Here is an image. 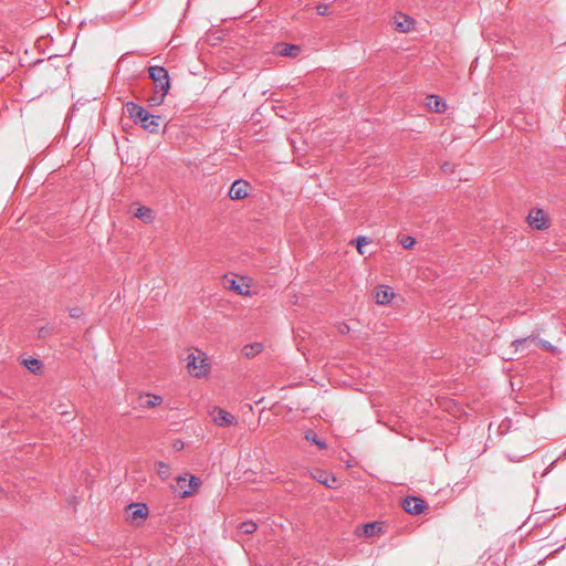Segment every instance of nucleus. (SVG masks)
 <instances>
[{
  "label": "nucleus",
  "mask_w": 566,
  "mask_h": 566,
  "mask_svg": "<svg viewBox=\"0 0 566 566\" xmlns=\"http://www.w3.org/2000/svg\"><path fill=\"white\" fill-rule=\"evenodd\" d=\"M125 112L133 119L135 124H139L144 129L149 133H158L160 124L163 122L160 116L150 114L143 106L134 102H127L125 104Z\"/></svg>",
  "instance_id": "nucleus-1"
},
{
  "label": "nucleus",
  "mask_w": 566,
  "mask_h": 566,
  "mask_svg": "<svg viewBox=\"0 0 566 566\" xmlns=\"http://www.w3.org/2000/svg\"><path fill=\"white\" fill-rule=\"evenodd\" d=\"M149 77L154 81V84L164 94H168L170 90V77L168 71L164 66H150L148 69Z\"/></svg>",
  "instance_id": "nucleus-2"
},
{
  "label": "nucleus",
  "mask_w": 566,
  "mask_h": 566,
  "mask_svg": "<svg viewBox=\"0 0 566 566\" xmlns=\"http://www.w3.org/2000/svg\"><path fill=\"white\" fill-rule=\"evenodd\" d=\"M202 355L203 354L201 352H198V356L195 353L188 355L187 368L189 374L195 377H202L208 371V364Z\"/></svg>",
  "instance_id": "nucleus-3"
},
{
  "label": "nucleus",
  "mask_w": 566,
  "mask_h": 566,
  "mask_svg": "<svg viewBox=\"0 0 566 566\" xmlns=\"http://www.w3.org/2000/svg\"><path fill=\"white\" fill-rule=\"evenodd\" d=\"M213 421L219 427H229L237 424V418L222 408H214Z\"/></svg>",
  "instance_id": "nucleus-4"
},
{
  "label": "nucleus",
  "mask_w": 566,
  "mask_h": 566,
  "mask_svg": "<svg viewBox=\"0 0 566 566\" xmlns=\"http://www.w3.org/2000/svg\"><path fill=\"white\" fill-rule=\"evenodd\" d=\"M128 517L132 523L144 520L148 515V507L145 503H132L127 506Z\"/></svg>",
  "instance_id": "nucleus-5"
},
{
  "label": "nucleus",
  "mask_w": 566,
  "mask_h": 566,
  "mask_svg": "<svg viewBox=\"0 0 566 566\" xmlns=\"http://www.w3.org/2000/svg\"><path fill=\"white\" fill-rule=\"evenodd\" d=\"M402 507L407 513L417 515L424 511L426 504L420 497L408 496L403 500Z\"/></svg>",
  "instance_id": "nucleus-6"
},
{
  "label": "nucleus",
  "mask_w": 566,
  "mask_h": 566,
  "mask_svg": "<svg viewBox=\"0 0 566 566\" xmlns=\"http://www.w3.org/2000/svg\"><path fill=\"white\" fill-rule=\"evenodd\" d=\"M250 185L245 180H235L229 191V196L233 200L244 199L249 196Z\"/></svg>",
  "instance_id": "nucleus-7"
},
{
  "label": "nucleus",
  "mask_w": 566,
  "mask_h": 566,
  "mask_svg": "<svg viewBox=\"0 0 566 566\" xmlns=\"http://www.w3.org/2000/svg\"><path fill=\"white\" fill-rule=\"evenodd\" d=\"M374 296H375L377 304L386 305V304L390 303V301L394 298L395 293H394L392 289L388 285H378L375 289Z\"/></svg>",
  "instance_id": "nucleus-8"
},
{
  "label": "nucleus",
  "mask_w": 566,
  "mask_h": 566,
  "mask_svg": "<svg viewBox=\"0 0 566 566\" xmlns=\"http://www.w3.org/2000/svg\"><path fill=\"white\" fill-rule=\"evenodd\" d=\"M187 482V478L179 476L177 479V484L181 491V497H187L193 494L195 490L199 486V479L195 475H191L188 480V489H184V483Z\"/></svg>",
  "instance_id": "nucleus-9"
},
{
  "label": "nucleus",
  "mask_w": 566,
  "mask_h": 566,
  "mask_svg": "<svg viewBox=\"0 0 566 566\" xmlns=\"http://www.w3.org/2000/svg\"><path fill=\"white\" fill-rule=\"evenodd\" d=\"M528 223L531 227L542 230L547 227L546 214L543 210H532L528 214Z\"/></svg>",
  "instance_id": "nucleus-10"
},
{
  "label": "nucleus",
  "mask_w": 566,
  "mask_h": 566,
  "mask_svg": "<svg viewBox=\"0 0 566 566\" xmlns=\"http://www.w3.org/2000/svg\"><path fill=\"white\" fill-rule=\"evenodd\" d=\"M312 478L329 489L336 488V478L327 471L317 469L312 472Z\"/></svg>",
  "instance_id": "nucleus-11"
},
{
  "label": "nucleus",
  "mask_w": 566,
  "mask_h": 566,
  "mask_svg": "<svg viewBox=\"0 0 566 566\" xmlns=\"http://www.w3.org/2000/svg\"><path fill=\"white\" fill-rule=\"evenodd\" d=\"M163 402V398L157 395L146 394L139 398V406L143 408H154Z\"/></svg>",
  "instance_id": "nucleus-12"
},
{
  "label": "nucleus",
  "mask_w": 566,
  "mask_h": 566,
  "mask_svg": "<svg viewBox=\"0 0 566 566\" xmlns=\"http://www.w3.org/2000/svg\"><path fill=\"white\" fill-rule=\"evenodd\" d=\"M22 365L34 375L41 374L43 369V363L33 357L23 359Z\"/></svg>",
  "instance_id": "nucleus-13"
},
{
  "label": "nucleus",
  "mask_w": 566,
  "mask_h": 566,
  "mask_svg": "<svg viewBox=\"0 0 566 566\" xmlns=\"http://www.w3.org/2000/svg\"><path fill=\"white\" fill-rule=\"evenodd\" d=\"M134 216L140 220H143L145 223H149L154 220V213L153 210L148 207L140 206L136 209L134 212Z\"/></svg>",
  "instance_id": "nucleus-14"
},
{
  "label": "nucleus",
  "mask_w": 566,
  "mask_h": 566,
  "mask_svg": "<svg viewBox=\"0 0 566 566\" xmlns=\"http://www.w3.org/2000/svg\"><path fill=\"white\" fill-rule=\"evenodd\" d=\"M428 106L437 113H442L446 109V104L438 96L431 95L429 97Z\"/></svg>",
  "instance_id": "nucleus-15"
},
{
  "label": "nucleus",
  "mask_w": 566,
  "mask_h": 566,
  "mask_svg": "<svg viewBox=\"0 0 566 566\" xmlns=\"http://www.w3.org/2000/svg\"><path fill=\"white\" fill-rule=\"evenodd\" d=\"M304 438H305L308 442H312V443L316 444V446H317L319 449H322V450H324V449H326V448H327V444H326L323 440H321V439L317 437V434H316V432H315L314 430H307V431L305 432Z\"/></svg>",
  "instance_id": "nucleus-16"
},
{
  "label": "nucleus",
  "mask_w": 566,
  "mask_h": 566,
  "mask_svg": "<svg viewBox=\"0 0 566 566\" xmlns=\"http://www.w3.org/2000/svg\"><path fill=\"white\" fill-rule=\"evenodd\" d=\"M256 524L253 521H244L238 525V532L241 534H252L256 531Z\"/></svg>",
  "instance_id": "nucleus-17"
},
{
  "label": "nucleus",
  "mask_w": 566,
  "mask_h": 566,
  "mask_svg": "<svg viewBox=\"0 0 566 566\" xmlns=\"http://www.w3.org/2000/svg\"><path fill=\"white\" fill-rule=\"evenodd\" d=\"M262 349H263V345L261 343H253V344L245 345L243 347V354L250 358V357H254L256 354L261 353Z\"/></svg>",
  "instance_id": "nucleus-18"
},
{
  "label": "nucleus",
  "mask_w": 566,
  "mask_h": 566,
  "mask_svg": "<svg viewBox=\"0 0 566 566\" xmlns=\"http://www.w3.org/2000/svg\"><path fill=\"white\" fill-rule=\"evenodd\" d=\"M399 18H402L403 21L396 19L397 29L401 32H408L413 25V20L405 15H400Z\"/></svg>",
  "instance_id": "nucleus-19"
},
{
  "label": "nucleus",
  "mask_w": 566,
  "mask_h": 566,
  "mask_svg": "<svg viewBox=\"0 0 566 566\" xmlns=\"http://www.w3.org/2000/svg\"><path fill=\"white\" fill-rule=\"evenodd\" d=\"M301 49L294 44H284V48L279 51V53L283 56H292L295 57L298 55Z\"/></svg>",
  "instance_id": "nucleus-20"
},
{
  "label": "nucleus",
  "mask_w": 566,
  "mask_h": 566,
  "mask_svg": "<svg viewBox=\"0 0 566 566\" xmlns=\"http://www.w3.org/2000/svg\"><path fill=\"white\" fill-rule=\"evenodd\" d=\"M156 469H157V473L158 475L163 479V480H166L169 478L170 475V467L169 464L163 462V461H159L156 463Z\"/></svg>",
  "instance_id": "nucleus-21"
},
{
  "label": "nucleus",
  "mask_w": 566,
  "mask_h": 566,
  "mask_svg": "<svg viewBox=\"0 0 566 566\" xmlns=\"http://www.w3.org/2000/svg\"><path fill=\"white\" fill-rule=\"evenodd\" d=\"M531 342H535V338H532V337L520 338V339L514 340L512 343V345L515 347L516 350H523L525 348L526 344H528Z\"/></svg>",
  "instance_id": "nucleus-22"
},
{
  "label": "nucleus",
  "mask_w": 566,
  "mask_h": 566,
  "mask_svg": "<svg viewBox=\"0 0 566 566\" xmlns=\"http://www.w3.org/2000/svg\"><path fill=\"white\" fill-rule=\"evenodd\" d=\"M167 94H164L163 91L157 92L154 96L149 98V102L151 105H160L164 103L165 96Z\"/></svg>",
  "instance_id": "nucleus-23"
},
{
  "label": "nucleus",
  "mask_w": 566,
  "mask_h": 566,
  "mask_svg": "<svg viewBox=\"0 0 566 566\" xmlns=\"http://www.w3.org/2000/svg\"><path fill=\"white\" fill-rule=\"evenodd\" d=\"M416 243V240L412 238V237H403L401 239V244L403 245L405 249H411Z\"/></svg>",
  "instance_id": "nucleus-24"
},
{
  "label": "nucleus",
  "mask_w": 566,
  "mask_h": 566,
  "mask_svg": "<svg viewBox=\"0 0 566 566\" xmlns=\"http://www.w3.org/2000/svg\"><path fill=\"white\" fill-rule=\"evenodd\" d=\"M369 242H370V241H369L366 237H359V238L357 239V250H358V252H359L360 254H364V253H365V252H364V250H363V248H364V245H365V244H368Z\"/></svg>",
  "instance_id": "nucleus-25"
},
{
  "label": "nucleus",
  "mask_w": 566,
  "mask_h": 566,
  "mask_svg": "<svg viewBox=\"0 0 566 566\" xmlns=\"http://www.w3.org/2000/svg\"><path fill=\"white\" fill-rule=\"evenodd\" d=\"M231 287L233 291H235L240 295H244V294L249 293L248 289L243 290V287L240 284H237L235 281H232Z\"/></svg>",
  "instance_id": "nucleus-26"
},
{
  "label": "nucleus",
  "mask_w": 566,
  "mask_h": 566,
  "mask_svg": "<svg viewBox=\"0 0 566 566\" xmlns=\"http://www.w3.org/2000/svg\"><path fill=\"white\" fill-rule=\"evenodd\" d=\"M316 10L319 15H326L328 13V6L327 4H318L316 7Z\"/></svg>",
  "instance_id": "nucleus-27"
},
{
  "label": "nucleus",
  "mask_w": 566,
  "mask_h": 566,
  "mask_svg": "<svg viewBox=\"0 0 566 566\" xmlns=\"http://www.w3.org/2000/svg\"><path fill=\"white\" fill-rule=\"evenodd\" d=\"M82 315V310L78 307H73L70 310V316L73 318H77Z\"/></svg>",
  "instance_id": "nucleus-28"
},
{
  "label": "nucleus",
  "mask_w": 566,
  "mask_h": 566,
  "mask_svg": "<svg viewBox=\"0 0 566 566\" xmlns=\"http://www.w3.org/2000/svg\"><path fill=\"white\" fill-rule=\"evenodd\" d=\"M375 528H376V524L370 523V524L366 525L365 532H366L367 535L371 536V535L375 534Z\"/></svg>",
  "instance_id": "nucleus-29"
},
{
  "label": "nucleus",
  "mask_w": 566,
  "mask_h": 566,
  "mask_svg": "<svg viewBox=\"0 0 566 566\" xmlns=\"http://www.w3.org/2000/svg\"><path fill=\"white\" fill-rule=\"evenodd\" d=\"M441 168L444 172L453 171V168H452L451 164H449V163H444Z\"/></svg>",
  "instance_id": "nucleus-30"
},
{
  "label": "nucleus",
  "mask_w": 566,
  "mask_h": 566,
  "mask_svg": "<svg viewBox=\"0 0 566 566\" xmlns=\"http://www.w3.org/2000/svg\"><path fill=\"white\" fill-rule=\"evenodd\" d=\"M539 344L543 348L551 349L553 346L547 340H539Z\"/></svg>",
  "instance_id": "nucleus-31"
},
{
  "label": "nucleus",
  "mask_w": 566,
  "mask_h": 566,
  "mask_svg": "<svg viewBox=\"0 0 566 566\" xmlns=\"http://www.w3.org/2000/svg\"><path fill=\"white\" fill-rule=\"evenodd\" d=\"M6 64H7V61H6L4 59L0 57V70H1V71L7 72V70H4V69H6V67H4V66H6Z\"/></svg>",
  "instance_id": "nucleus-32"
},
{
  "label": "nucleus",
  "mask_w": 566,
  "mask_h": 566,
  "mask_svg": "<svg viewBox=\"0 0 566 566\" xmlns=\"http://www.w3.org/2000/svg\"><path fill=\"white\" fill-rule=\"evenodd\" d=\"M182 447H184V442L182 441H176L174 443V448L177 449V450L181 449Z\"/></svg>",
  "instance_id": "nucleus-33"
},
{
  "label": "nucleus",
  "mask_w": 566,
  "mask_h": 566,
  "mask_svg": "<svg viewBox=\"0 0 566 566\" xmlns=\"http://www.w3.org/2000/svg\"><path fill=\"white\" fill-rule=\"evenodd\" d=\"M40 334L44 336V334H46V331H40Z\"/></svg>",
  "instance_id": "nucleus-34"
},
{
  "label": "nucleus",
  "mask_w": 566,
  "mask_h": 566,
  "mask_svg": "<svg viewBox=\"0 0 566 566\" xmlns=\"http://www.w3.org/2000/svg\"><path fill=\"white\" fill-rule=\"evenodd\" d=\"M40 334L44 336V334H46V331H40Z\"/></svg>",
  "instance_id": "nucleus-35"
},
{
  "label": "nucleus",
  "mask_w": 566,
  "mask_h": 566,
  "mask_svg": "<svg viewBox=\"0 0 566 566\" xmlns=\"http://www.w3.org/2000/svg\"><path fill=\"white\" fill-rule=\"evenodd\" d=\"M184 489H188V481L184 483Z\"/></svg>",
  "instance_id": "nucleus-36"
},
{
  "label": "nucleus",
  "mask_w": 566,
  "mask_h": 566,
  "mask_svg": "<svg viewBox=\"0 0 566 566\" xmlns=\"http://www.w3.org/2000/svg\"><path fill=\"white\" fill-rule=\"evenodd\" d=\"M2 77H3V75H2V74H0V78H2Z\"/></svg>",
  "instance_id": "nucleus-37"
}]
</instances>
